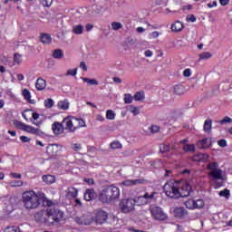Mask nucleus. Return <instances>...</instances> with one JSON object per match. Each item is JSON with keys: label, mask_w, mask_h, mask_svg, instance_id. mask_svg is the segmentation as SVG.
Listing matches in <instances>:
<instances>
[{"label": "nucleus", "mask_w": 232, "mask_h": 232, "mask_svg": "<svg viewBox=\"0 0 232 232\" xmlns=\"http://www.w3.org/2000/svg\"><path fill=\"white\" fill-rule=\"evenodd\" d=\"M22 202L25 209H37L41 206V202L44 206H52L53 203L52 200L46 198V195L43 191L26 190L22 194Z\"/></svg>", "instance_id": "f257e3e1"}, {"label": "nucleus", "mask_w": 232, "mask_h": 232, "mask_svg": "<svg viewBox=\"0 0 232 232\" xmlns=\"http://www.w3.org/2000/svg\"><path fill=\"white\" fill-rule=\"evenodd\" d=\"M119 197H121L119 188L111 185L101 191L99 200L102 202V204H111V202L119 199Z\"/></svg>", "instance_id": "f03ea898"}, {"label": "nucleus", "mask_w": 232, "mask_h": 232, "mask_svg": "<svg viewBox=\"0 0 232 232\" xmlns=\"http://www.w3.org/2000/svg\"><path fill=\"white\" fill-rule=\"evenodd\" d=\"M64 130L70 133H75L79 128H86V122L82 119L68 116L63 120Z\"/></svg>", "instance_id": "7ed1b4c3"}, {"label": "nucleus", "mask_w": 232, "mask_h": 232, "mask_svg": "<svg viewBox=\"0 0 232 232\" xmlns=\"http://www.w3.org/2000/svg\"><path fill=\"white\" fill-rule=\"evenodd\" d=\"M207 169L208 172V179L214 182V180H226V175H224V171L220 169L218 167V163L211 162L207 166Z\"/></svg>", "instance_id": "20e7f679"}, {"label": "nucleus", "mask_w": 232, "mask_h": 232, "mask_svg": "<svg viewBox=\"0 0 232 232\" xmlns=\"http://www.w3.org/2000/svg\"><path fill=\"white\" fill-rule=\"evenodd\" d=\"M163 191L169 198H180V186L173 180L163 186Z\"/></svg>", "instance_id": "39448f33"}, {"label": "nucleus", "mask_w": 232, "mask_h": 232, "mask_svg": "<svg viewBox=\"0 0 232 232\" xmlns=\"http://www.w3.org/2000/svg\"><path fill=\"white\" fill-rule=\"evenodd\" d=\"M63 211L53 207H50L49 208L46 209V225L53 226L55 222H61V220H63Z\"/></svg>", "instance_id": "423d86ee"}, {"label": "nucleus", "mask_w": 232, "mask_h": 232, "mask_svg": "<svg viewBox=\"0 0 232 232\" xmlns=\"http://www.w3.org/2000/svg\"><path fill=\"white\" fill-rule=\"evenodd\" d=\"M119 206L121 213L135 211V201L131 198L121 199Z\"/></svg>", "instance_id": "0eeeda50"}, {"label": "nucleus", "mask_w": 232, "mask_h": 232, "mask_svg": "<svg viewBox=\"0 0 232 232\" xmlns=\"http://www.w3.org/2000/svg\"><path fill=\"white\" fill-rule=\"evenodd\" d=\"M155 195H157V192H151L149 194L146 192L143 196L136 197L134 199V206H145V204H148L153 200Z\"/></svg>", "instance_id": "6e6552de"}, {"label": "nucleus", "mask_w": 232, "mask_h": 232, "mask_svg": "<svg viewBox=\"0 0 232 232\" xmlns=\"http://www.w3.org/2000/svg\"><path fill=\"white\" fill-rule=\"evenodd\" d=\"M149 210L155 220H166L167 216L160 207L152 205L150 207Z\"/></svg>", "instance_id": "1a4fd4ad"}, {"label": "nucleus", "mask_w": 232, "mask_h": 232, "mask_svg": "<svg viewBox=\"0 0 232 232\" xmlns=\"http://www.w3.org/2000/svg\"><path fill=\"white\" fill-rule=\"evenodd\" d=\"M16 126L17 128H20V130H23L24 131H27V133H32L33 135H41L43 133V131H41L40 129H35L21 121H17Z\"/></svg>", "instance_id": "9d476101"}, {"label": "nucleus", "mask_w": 232, "mask_h": 232, "mask_svg": "<svg viewBox=\"0 0 232 232\" xmlns=\"http://www.w3.org/2000/svg\"><path fill=\"white\" fill-rule=\"evenodd\" d=\"M108 220V213L102 209H98L95 211L94 222L96 224L102 225Z\"/></svg>", "instance_id": "9b49d317"}, {"label": "nucleus", "mask_w": 232, "mask_h": 232, "mask_svg": "<svg viewBox=\"0 0 232 232\" xmlns=\"http://www.w3.org/2000/svg\"><path fill=\"white\" fill-rule=\"evenodd\" d=\"M75 222H77V224H81L82 226H90V224H92V222H93V219H92V217L90 216H82V217H77L75 218Z\"/></svg>", "instance_id": "f8f14e48"}, {"label": "nucleus", "mask_w": 232, "mask_h": 232, "mask_svg": "<svg viewBox=\"0 0 232 232\" xmlns=\"http://www.w3.org/2000/svg\"><path fill=\"white\" fill-rule=\"evenodd\" d=\"M52 130L54 135H61V133L64 131V125L63 124V122L61 123L59 121H55L52 125Z\"/></svg>", "instance_id": "ddd939ff"}, {"label": "nucleus", "mask_w": 232, "mask_h": 232, "mask_svg": "<svg viewBox=\"0 0 232 232\" xmlns=\"http://www.w3.org/2000/svg\"><path fill=\"white\" fill-rule=\"evenodd\" d=\"M84 200H87V202H90V200H95L97 198V193H95V190L92 188H87L84 193Z\"/></svg>", "instance_id": "4468645a"}, {"label": "nucleus", "mask_w": 232, "mask_h": 232, "mask_svg": "<svg viewBox=\"0 0 232 232\" xmlns=\"http://www.w3.org/2000/svg\"><path fill=\"white\" fill-rule=\"evenodd\" d=\"M191 187L188 183H184L183 186L179 187V197H189Z\"/></svg>", "instance_id": "2eb2a0df"}, {"label": "nucleus", "mask_w": 232, "mask_h": 232, "mask_svg": "<svg viewBox=\"0 0 232 232\" xmlns=\"http://www.w3.org/2000/svg\"><path fill=\"white\" fill-rule=\"evenodd\" d=\"M144 180L142 179H126L121 183V186H125V188H130L131 186H137L138 184H142Z\"/></svg>", "instance_id": "dca6fc26"}, {"label": "nucleus", "mask_w": 232, "mask_h": 232, "mask_svg": "<svg viewBox=\"0 0 232 232\" xmlns=\"http://www.w3.org/2000/svg\"><path fill=\"white\" fill-rule=\"evenodd\" d=\"M209 146H211V138H206L198 142V148L199 150H207Z\"/></svg>", "instance_id": "f3484780"}, {"label": "nucleus", "mask_w": 232, "mask_h": 232, "mask_svg": "<svg viewBox=\"0 0 232 232\" xmlns=\"http://www.w3.org/2000/svg\"><path fill=\"white\" fill-rule=\"evenodd\" d=\"M170 150H176L175 145H169V143H161L160 144V153H169Z\"/></svg>", "instance_id": "a211bd4d"}, {"label": "nucleus", "mask_w": 232, "mask_h": 232, "mask_svg": "<svg viewBox=\"0 0 232 232\" xmlns=\"http://www.w3.org/2000/svg\"><path fill=\"white\" fill-rule=\"evenodd\" d=\"M35 87L38 92H43L46 88V80L43 78H38L35 82Z\"/></svg>", "instance_id": "6ab92c4d"}, {"label": "nucleus", "mask_w": 232, "mask_h": 232, "mask_svg": "<svg viewBox=\"0 0 232 232\" xmlns=\"http://www.w3.org/2000/svg\"><path fill=\"white\" fill-rule=\"evenodd\" d=\"M174 215L178 218H182V217H186V215H188V210L184 209L182 207H179L174 209Z\"/></svg>", "instance_id": "aec40b11"}, {"label": "nucleus", "mask_w": 232, "mask_h": 232, "mask_svg": "<svg viewBox=\"0 0 232 232\" xmlns=\"http://www.w3.org/2000/svg\"><path fill=\"white\" fill-rule=\"evenodd\" d=\"M22 95L24 99L27 101V102H29L30 104H35V101L32 100V94L30 93V91H28V89H24L22 92Z\"/></svg>", "instance_id": "412c9836"}, {"label": "nucleus", "mask_w": 232, "mask_h": 232, "mask_svg": "<svg viewBox=\"0 0 232 232\" xmlns=\"http://www.w3.org/2000/svg\"><path fill=\"white\" fill-rule=\"evenodd\" d=\"M40 41L43 44H52V35L49 34H42L40 36Z\"/></svg>", "instance_id": "4be33fe9"}, {"label": "nucleus", "mask_w": 232, "mask_h": 232, "mask_svg": "<svg viewBox=\"0 0 232 232\" xmlns=\"http://www.w3.org/2000/svg\"><path fill=\"white\" fill-rule=\"evenodd\" d=\"M208 159H209V155L208 154H198L195 155L191 158V160H193L194 162H199L200 160H208Z\"/></svg>", "instance_id": "5701e85b"}, {"label": "nucleus", "mask_w": 232, "mask_h": 232, "mask_svg": "<svg viewBox=\"0 0 232 232\" xmlns=\"http://www.w3.org/2000/svg\"><path fill=\"white\" fill-rule=\"evenodd\" d=\"M72 32L74 34V35H82L84 32V26L82 24L73 25Z\"/></svg>", "instance_id": "b1692460"}, {"label": "nucleus", "mask_w": 232, "mask_h": 232, "mask_svg": "<svg viewBox=\"0 0 232 232\" xmlns=\"http://www.w3.org/2000/svg\"><path fill=\"white\" fill-rule=\"evenodd\" d=\"M184 28V24L180 21H176L174 24H171V30L173 32H182Z\"/></svg>", "instance_id": "393cba45"}, {"label": "nucleus", "mask_w": 232, "mask_h": 232, "mask_svg": "<svg viewBox=\"0 0 232 232\" xmlns=\"http://www.w3.org/2000/svg\"><path fill=\"white\" fill-rule=\"evenodd\" d=\"M78 193H79V190H77V188L71 187L67 190V197H68V198H75V197H77Z\"/></svg>", "instance_id": "a878e982"}, {"label": "nucleus", "mask_w": 232, "mask_h": 232, "mask_svg": "<svg viewBox=\"0 0 232 232\" xmlns=\"http://www.w3.org/2000/svg\"><path fill=\"white\" fill-rule=\"evenodd\" d=\"M43 180L45 182V184H53L55 183V176L53 175H44L43 176Z\"/></svg>", "instance_id": "bb28decb"}, {"label": "nucleus", "mask_w": 232, "mask_h": 232, "mask_svg": "<svg viewBox=\"0 0 232 232\" xmlns=\"http://www.w3.org/2000/svg\"><path fill=\"white\" fill-rule=\"evenodd\" d=\"M59 110H68L70 108V102L68 100L60 101L57 103Z\"/></svg>", "instance_id": "cd10ccee"}, {"label": "nucleus", "mask_w": 232, "mask_h": 232, "mask_svg": "<svg viewBox=\"0 0 232 232\" xmlns=\"http://www.w3.org/2000/svg\"><path fill=\"white\" fill-rule=\"evenodd\" d=\"M81 79L82 81H83L84 82H87V84H90L91 86H99V82H97V80L95 79H90V78H84V77H82Z\"/></svg>", "instance_id": "c85d7f7f"}, {"label": "nucleus", "mask_w": 232, "mask_h": 232, "mask_svg": "<svg viewBox=\"0 0 232 232\" xmlns=\"http://www.w3.org/2000/svg\"><path fill=\"white\" fill-rule=\"evenodd\" d=\"M128 111H130V113H132V115L137 116L139 115V113H140V111L138 107H135L133 105H130L127 108Z\"/></svg>", "instance_id": "c756f323"}, {"label": "nucleus", "mask_w": 232, "mask_h": 232, "mask_svg": "<svg viewBox=\"0 0 232 232\" xmlns=\"http://www.w3.org/2000/svg\"><path fill=\"white\" fill-rule=\"evenodd\" d=\"M53 59H63V50L61 49H55L53 51Z\"/></svg>", "instance_id": "7c9ffc66"}, {"label": "nucleus", "mask_w": 232, "mask_h": 232, "mask_svg": "<svg viewBox=\"0 0 232 232\" xmlns=\"http://www.w3.org/2000/svg\"><path fill=\"white\" fill-rule=\"evenodd\" d=\"M174 93L176 95H184V86L182 85L174 86Z\"/></svg>", "instance_id": "2f4dec72"}, {"label": "nucleus", "mask_w": 232, "mask_h": 232, "mask_svg": "<svg viewBox=\"0 0 232 232\" xmlns=\"http://www.w3.org/2000/svg\"><path fill=\"white\" fill-rule=\"evenodd\" d=\"M14 64H21V63H23V54H20L19 53H15L14 54Z\"/></svg>", "instance_id": "473e14b6"}, {"label": "nucleus", "mask_w": 232, "mask_h": 232, "mask_svg": "<svg viewBox=\"0 0 232 232\" xmlns=\"http://www.w3.org/2000/svg\"><path fill=\"white\" fill-rule=\"evenodd\" d=\"M202 208H204V200L203 199L194 200V209H202Z\"/></svg>", "instance_id": "72a5a7b5"}, {"label": "nucleus", "mask_w": 232, "mask_h": 232, "mask_svg": "<svg viewBox=\"0 0 232 232\" xmlns=\"http://www.w3.org/2000/svg\"><path fill=\"white\" fill-rule=\"evenodd\" d=\"M133 99L136 102L144 101V92H136L134 97H133Z\"/></svg>", "instance_id": "f704fd0d"}, {"label": "nucleus", "mask_w": 232, "mask_h": 232, "mask_svg": "<svg viewBox=\"0 0 232 232\" xmlns=\"http://www.w3.org/2000/svg\"><path fill=\"white\" fill-rule=\"evenodd\" d=\"M111 150H121L122 148V144L121 141L114 140L110 144Z\"/></svg>", "instance_id": "c9c22d12"}, {"label": "nucleus", "mask_w": 232, "mask_h": 232, "mask_svg": "<svg viewBox=\"0 0 232 232\" xmlns=\"http://www.w3.org/2000/svg\"><path fill=\"white\" fill-rule=\"evenodd\" d=\"M115 111L112 110H108L106 111V119H108V121H115Z\"/></svg>", "instance_id": "e433bc0d"}, {"label": "nucleus", "mask_w": 232, "mask_h": 232, "mask_svg": "<svg viewBox=\"0 0 232 232\" xmlns=\"http://www.w3.org/2000/svg\"><path fill=\"white\" fill-rule=\"evenodd\" d=\"M55 150H57V145H49L46 151L49 155H56Z\"/></svg>", "instance_id": "4c0bfd02"}, {"label": "nucleus", "mask_w": 232, "mask_h": 232, "mask_svg": "<svg viewBox=\"0 0 232 232\" xmlns=\"http://www.w3.org/2000/svg\"><path fill=\"white\" fill-rule=\"evenodd\" d=\"M5 232H21V228L17 226L7 227L5 228Z\"/></svg>", "instance_id": "58836bf2"}, {"label": "nucleus", "mask_w": 232, "mask_h": 232, "mask_svg": "<svg viewBox=\"0 0 232 232\" xmlns=\"http://www.w3.org/2000/svg\"><path fill=\"white\" fill-rule=\"evenodd\" d=\"M111 29H112V30H115V31H117V30H121V28H122V24L120 23V22H112V23L111 24Z\"/></svg>", "instance_id": "ea45409f"}, {"label": "nucleus", "mask_w": 232, "mask_h": 232, "mask_svg": "<svg viewBox=\"0 0 232 232\" xmlns=\"http://www.w3.org/2000/svg\"><path fill=\"white\" fill-rule=\"evenodd\" d=\"M204 131L209 133L211 131V120H207L204 123Z\"/></svg>", "instance_id": "a19ab883"}, {"label": "nucleus", "mask_w": 232, "mask_h": 232, "mask_svg": "<svg viewBox=\"0 0 232 232\" xmlns=\"http://www.w3.org/2000/svg\"><path fill=\"white\" fill-rule=\"evenodd\" d=\"M185 206L188 209H195V200L189 199L186 201Z\"/></svg>", "instance_id": "79ce46f5"}, {"label": "nucleus", "mask_w": 232, "mask_h": 232, "mask_svg": "<svg viewBox=\"0 0 232 232\" xmlns=\"http://www.w3.org/2000/svg\"><path fill=\"white\" fill-rule=\"evenodd\" d=\"M11 188H21L23 186V181L22 180H14L11 181L10 183Z\"/></svg>", "instance_id": "37998d69"}, {"label": "nucleus", "mask_w": 232, "mask_h": 232, "mask_svg": "<svg viewBox=\"0 0 232 232\" xmlns=\"http://www.w3.org/2000/svg\"><path fill=\"white\" fill-rule=\"evenodd\" d=\"M183 150L184 151H195V145L193 144H185L183 146Z\"/></svg>", "instance_id": "c03bdc74"}, {"label": "nucleus", "mask_w": 232, "mask_h": 232, "mask_svg": "<svg viewBox=\"0 0 232 232\" xmlns=\"http://www.w3.org/2000/svg\"><path fill=\"white\" fill-rule=\"evenodd\" d=\"M124 102L125 104H131V102H133V96H131V94H125Z\"/></svg>", "instance_id": "a18cd8bd"}, {"label": "nucleus", "mask_w": 232, "mask_h": 232, "mask_svg": "<svg viewBox=\"0 0 232 232\" xmlns=\"http://www.w3.org/2000/svg\"><path fill=\"white\" fill-rule=\"evenodd\" d=\"M212 56L211 53L205 52L199 54V60L210 59Z\"/></svg>", "instance_id": "49530a36"}, {"label": "nucleus", "mask_w": 232, "mask_h": 232, "mask_svg": "<svg viewBox=\"0 0 232 232\" xmlns=\"http://www.w3.org/2000/svg\"><path fill=\"white\" fill-rule=\"evenodd\" d=\"M72 76V77H75V75H77V68H74V69H69L67 71V72L65 73V76L68 77V76Z\"/></svg>", "instance_id": "de8ad7c7"}, {"label": "nucleus", "mask_w": 232, "mask_h": 232, "mask_svg": "<svg viewBox=\"0 0 232 232\" xmlns=\"http://www.w3.org/2000/svg\"><path fill=\"white\" fill-rule=\"evenodd\" d=\"M219 124H221V125H224V124H231V122H232V119L231 118H229V117H227V116H226L223 120H221V121H218Z\"/></svg>", "instance_id": "09e8293b"}, {"label": "nucleus", "mask_w": 232, "mask_h": 232, "mask_svg": "<svg viewBox=\"0 0 232 232\" xmlns=\"http://www.w3.org/2000/svg\"><path fill=\"white\" fill-rule=\"evenodd\" d=\"M229 189L225 188L224 190L219 191V197H225V198H229Z\"/></svg>", "instance_id": "8fccbe9b"}, {"label": "nucleus", "mask_w": 232, "mask_h": 232, "mask_svg": "<svg viewBox=\"0 0 232 232\" xmlns=\"http://www.w3.org/2000/svg\"><path fill=\"white\" fill-rule=\"evenodd\" d=\"M44 106L47 109L53 108V100L52 99H47L44 101Z\"/></svg>", "instance_id": "3c124183"}, {"label": "nucleus", "mask_w": 232, "mask_h": 232, "mask_svg": "<svg viewBox=\"0 0 232 232\" xmlns=\"http://www.w3.org/2000/svg\"><path fill=\"white\" fill-rule=\"evenodd\" d=\"M53 3V0H41V4L43 6H46L47 8H50Z\"/></svg>", "instance_id": "603ef678"}, {"label": "nucleus", "mask_w": 232, "mask_h": 232, "mask_svg": "<svg viewBox=\"0 0 232 232\" xmlns=\"http://www.w3.org/2000/svg\"><path fill=\"white\" fill-rule=\"evenodd\" d=\"M72 149L73 150V151H81V150H82V147L79 143H72Z\"/></svg>", "instance_id": "864d4df0"}, {"label": "nucleus", "mask_w": 232, "mask_h": 232, "mask_svg": "<svg viewBox=\"0 0 232 232\" xmlns=\"http://www.w3.org/2000/svg\"><path fill=\"white\" fill-rule=\"evenodd\" d=\"M187 21L189 23H195L197 21V16L195 14H188L187 15Z\"/></svg>", "instance_id": "5fc2aeb1"}, {"label": "nucleus", "mask_w": 232, "mask_h": 232, "mask_svg": "<svg viewBox=\"0 0 232 232\" xmlns=\"http://www.w3.org/2000/svg\"><path fill=\"white\" fill-rule=\"evenodd\" d=\"M160 130V127L157 125H152L150 127V131L152 133H157Z\"/></svg>", "instance_id": "6e6d98bb"}, {"label": "nucleus", "mask_w": 232, "mask_h": 232, "mask_svg": "<svg viewBox=\"0 0 232 232\" xmlns=\"http://www.w3.org/2000/svg\"><path fill=\"white\" fill-rule=\"evenodd\" d=\"M218 146H220V148H226V146H227V142L226 141V140H220L218 141Z\"/></svg>", "instance_id": "4d7b16f0"}, {"label": "nucleus", "mask_w": 232, "mask_h": 232, "mask_svg": "<svg viewBox=\"0 0 232 232\" xmlns=\"http://www.w3.org/2000/svg\"><path fill=\"white\" fill-rule=\"evenodd\" d=\"M183 75H184V77H191V69H186L183 72Z\"/></svg>", "instance_id": "13d9d810"}, {"label": "nucleus", "mask_w": 232, "mask_h": 232, "mask_svg": "<svg viewBox=\"0 0 232 232\" xmlns=\"http://www.w3.org/2000/svg\"><path fill=\"white\" fill-rule=\"evenodd\" d=\"M80 68H81L82 70H83V72H88V66H86V63H84V62H82V63H80Z\"/></svg>", "instance_id": "bf43d9fd"}, {"label": "nucleus", "mask_w": 232, "mask_h": 232, "mask_svg": "<svg viewBox=\"0 0 232 232\" xmlns=\"http://www.w3.org/2000/svg\"><path fill=\"white\" fill-rule=\"evenodd\" d=\"M84 182H86V184H89L90 186L95 184L93 179H84Z\"/></svg>", "instance_id": "052dcab7"}, {"label": "nucleus", "mask_w": 232, "mask_h": 232, "mask_svg": "<svg viewBox=\"0 0 232 232\" xmlns=\"http://www.w3.org/2000/svg\"><path fill=\"white\" fill-rule=\"evenodd\" d=\"M159 35H160L159 32L154 31V32H152V33L150 34V38H151V39H157V37H159Z\"/></svg>", "instance_id": "680f3d73"}, {"label": "nucleus", "mask_w": 232, "mask_h": 232, "mask_svg": "<svg viewBox=\"0 0 232 232\" xmlns=\"http://www.w3.org/2000/svg\"><path fill=\"white\" fill-rule=\"evenodd\" d=\"M11 177H13V179H23V175L19 174V173H11Z\"/></svg>", "instance_id": "e2e57ef3"}, {"label": "nucleus", "mask_w": 232, "mask_h": 232, "mask_svg": "<svg viewBox=\"0 0 232 232\" xmlns=\"http://www.w3.org/2000/svg\"><path fill=\"white\" fill-rule=\"evenodd\" d=\"M144 55L145 57H152L153 52H151V50H147L145 51Z\"/></svg>", "instance_id": "0e129e2a"}, {"label": "nucleus", "mask_w": 232, "mask_h": 232, "mask_svg": "<svg viewBox=\"0 0 232 232\" xmlns=\"http://www.w3.org/2000/svg\"><path fill=\"white\" fill-rule=\"evenodd\" d=\"M20 140H22V142H30V138L26 136H21Z\"/></svg>", "instance_id": "69168bd1"}, {"label": "nucleus", "mask_w": 232, "mask_h": 232, "mask_svg": "<svg viewBox=\"0 0 232 232\" xmlns=\"http://www.w3.org/2000/svg\"><path fill=\"white\" fill-rule=\"evenodd\" d=\"M112 81H113V82H116L117 84H121V82H122V80L119 77H113Z\"/></svg>", "instance_id": "338daca9"}, {"label": "nucleus", "mask_w": 232, "mask_h": 232, "mask_svg": "<svg viewBox=\"0 0 232 232\" xmlns=\"http://www.w3.org/2000/svg\"><path fill=\"white\" fill-rule=\"evenodd\" d=\"M32 117H33L34 121H37V119H39V113L32 112Z\"/></svg>", "instance_id": "774afa93"}]
</instances>
